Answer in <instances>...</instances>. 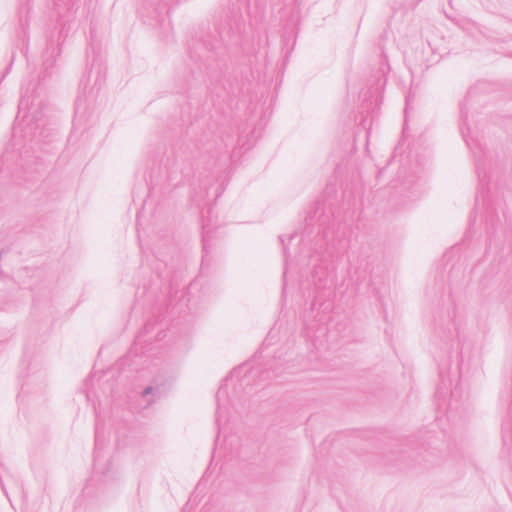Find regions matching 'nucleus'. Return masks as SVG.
I'll return each instance as SVG.
<instances>
[{"instance_id": "f8f14e48", "label": "nucleus", "mask_w": 512, "mask_h": 512, "mask_svg": "<svg viewBox=\"0 0 512 512\" xmlns=\"http://www.w3.org/2000/svg\"><path fill=\"white\" fill-rule=\"evenodd\" d=\"M326 278H327V273L323 272V275L319 277V282L315 283V284L318 285V286H325L326 285Z\"/></svg>"}, {"instance_id": "423d86ee", "label": "nucleus", "mask_w": 512, "mask_h": 512, "mask_svg": "<svg viewBox=\"0 0 512 512\" xmlns=\"http://www.w3.org/2000/svg\"><path fill=\"white\" fill-rule=\"evenodd\" d=\"M29 12H30V5L28 2L21 5V7L19 8V22H20V26H21L24 34L26 33L25 29L29 22V20H28Z\"/></svg>"}, {"instance_id": "4468645a", "label": "nucleus", "mask_w": 512, "mask_h": 512, "mask_svg": "<svg viewBox=\"0 0 512 512\" xmlns=\"http://www.w3.org/2000/svg\"><path fill=\"white\" fill-rule=\"evenodd\" d=\"M408 105H409V99H408V97H407V98H406V108H405V112H406V111H407V109H408Z\"/></svg>"}, {"instance_id": "ddd939ff", "label": "nucleus", "mask_w": 512, "mask_h": 512, "mask_svg": "<svg viewBox=\"0 0 512 512\" xmlns=\"http://www.w3.org/2000/svg\"><path fill=\"white\" fill-rule=\"evenodd\" d=\"M165 336H166V335L164 334V331H159V332L157 333V338H158L159 340L163 339Z\"/></svg>"}, {"instance_id": "9b49d317", "label": "nucleus", "mask_w": 512, "mask_h": 512, "mask_svg": "<svg viewBox=\"0 0 512 512\" xmlns=\"http://www.w3.org/2000/svg\"><path fill=\"white\" fill-rule=\"evenodd\" d=\"M203 44L206 47V49L209 51H216L221 48V41H216L215 44H210V43H208L207 40H204Z\"/></svg>"}, {"instance_id": "39448f33", "label": "nucleus", "mask_w": 512, "mask_h": 512, "mask_svg": "<svg viewBox=\"0 0 512 512\" xmlns=\"http://www.w3.org/2000/svg\"><path fill=\"white\" fill-rule=\"evenodd\" d=\"M152 395V398L147 401V405L152 404L164 395V387L160 385H150L142 391V397Z\"/></svg>"}, {"instance_id": "f3484780", "label": "nucleus", "mask_w": 512, "mask_h": 512, "mask_svg": "<svg viewBox=\"0 0 512 512\" xmlns=\"http://www.w3.org/2000/svg\"><path fill=\"white\" fill-rule=\"evenodd\" d=\"M279 239L282 243L284 242L283 236H280Z\"/></svg>"}, {"instance_id": "f03ea898", "label": "nucleus", "mask_w": 512, "mask_h": 512, "mask_svg": "<svg viewBox=\"0 0 512 512\" xmlns=\"http://www.w3.org/2000/svg\"><path fill=\"white\" fill-rule=\"evenodd\" d=\"M54 7L58 15L60 31L56 43L51 39L47 44L46 58L41 73L43 80L53 75L56 57L61 54V43L65 41L71 31L77 28L80 18L85 15L82 0H54Z\"/></svg>"}, {"instance_id": "aec40b11", "label": "nucleus", "mask_w": 512, "mask_h": 512, "mask_svg": "<svg viewBox=\"0 0 512 512\" xmlns=\"http://www.w3.org/2000/svg\"><path fill=\"white\" fill-rule=\"evenodd\" d=\"M381 71L383 74L385 73V69L383 67H381Z\"/></svg>"}, {"instance_id": "a211bd4d", "label": "nucleus", "mask_w": 512, "mask_h": 512, "mask_svg": "<svg viewBox=\"0 0 512 512\" xmlns=\"http://www.w3.org/2000/svg\"><path fill=\"white\" fill-rule=\"evenodd\" d=\"M283 250H284V254L287 255L286 247H284Z\"/></svg>"}, {"instance_id": "0eeeda50", "label": "nucleus", "mask_w": 512, "mask_h": 512, "mask_svg": "<svg viewBox=\"0 0 512 512\" xmlns=\"http://www.w3.org/2000/svg\"><path fill=\"white\" fill-rule=\"evenodd\" d=\"M155 323L152 321L146 322L142 331L137 335L135 340V345L141 344L142 342H146V336L153 332Z\"/></svg>"}, {"instance_id": "6e6552de", "label": "nucleus", "mask_w": 512, "mask_h": 512, "mask_svg": "<svg viewBox=\"0 0 512 512\" xmlns=\"http://www.w3.org/2000/svg\"><path fill=\"white\" fill-rule=\"evenodd\" d=\"M32 105V101H30V97L26 94H23L19 101V111L18 114L24 113L23 118L27 117L28 112L30 111V106Z\"/></svg>"}, {"instance_id": "6ab92c4d", "label": "nucleus", "mask_w": 512, "mask_h": 512, "mask_svg": "<svg viewBox=\"0 0 512 512\" xmlns=\"http://www.w3.org/2000/svg\"><path fill=\"white\" fill-rule=\"evenodd\" d=\"M383 58L385 59V61H387V57L384 53H383Z\"/></svg>"}, {"instance_id": "2eb2a0df", "label": "nucleus", "mask_w": 512, "mask_h": 512, "mask_svg": "<svg viewBox=\"0 0 512 512\" xmlns=\"http://www.w3.org/2000/svg\"><path fill=\"white\" fill-rule=\"evenodd\" d=\"M320 270H321V268H320V267H316V268H315V273H316V274H318Z\"/></svg>"}, {"instance_id": "20e7f679", "label": "nucleus", "mask_w": 512, "mask_h": 512, "mask_svg": "<svg viewBox=\"0 0 512 512\" xmlns=\"http://www.w3.org/2000/svg\"><path fill=\"white\" fill-rule=\"evenodd\" d=\"M162 169L165 172V184L167 187L175 188L183 181L181 166L174 157H167Z\"/></svg>"}, {"instance_id": "1a4fd4ad", "label": "nucleus", "mask_w": 512, "mask_h": 512, "mask_svg": "<svg viewBox=\"0 0 512 512\" xmlns=\"http://www.w3.org/2000/svg\"><path fill=\"white\" fill-rule=\"evenodd\" d=\"M202 230H203V240H202L203 241V249L207 253L208 248L210 247L209 239H210V233H211L212 229L208 223L204 222L202 225Z\"/></svg>"}, {"instance_id": "f257e3e1", "label": "nucleus", "mask_w": 512, "mask_h": 512, "mask_svg": "<svg viewBox=\"0 0 512 512\" xmlns=\"http://www.w3.org/2000/svg\"><path fill=\"white\" fill-rule=\"evenodd\" d=\"M468 99L460 104V131L467 146L472 151L475 158V167L479 180L478 191L476 195V206L482 205L485 209V222L491 228H494L500 222V214L498 208L491 201L488 195V171L487 164L491 163V153L486 151L477 140L470 136V127L468 125Z\"/></svg>"}, {"instance_id": "9d476101", "label": "nucleus", "mask_w": 512, "mask_h": 512, "mask_svg": "<svg viewBox=\"0 0 512 512\" xmlns=\"http://www.w3.org/2000/svg\"><path fill=\"white\" fill-rule=\"evenodd\" d=\"M224 394H225V390H224L223 387H221L218 390L217 394H216L217 402L220 401L221 395H224ZM222 419H223V417H222V408H221L220 403H218L217 412H216V424H217L218 427H220Z\"/></svg>"}, {"instance_id": "7ed1b4c3", "label": "nucleus", "mask_w": 512, "mask_h": 512, "mask_svg": "<svg viewBox=\"0 0 512 512\" xmlns=\"http://www.w3.org/2000/svg\"><path fill=\"white\" fill-rule=\"evenodd\" d=\"M101 444V432L99 424L95 426V454H94V473L99 477L103 483L115 481L117 479V473L113 470V465L110 459L102 460L98 452V448Z\"/></svg>"}, {"instance_id": "dca6fc26", "label": "nucleus", "mask_w": 512, "mask_h": 512, "mask_svg": "<svg viewBox=\"0 0 512 512\" xmlns=\"http://www.w3.org/2000/svg\"><path fill=\"white\" fill-rule=\"evenodd\" d=\"M295 237V234H291L289 240H292Z\"/></svg>"}]
</instances>
